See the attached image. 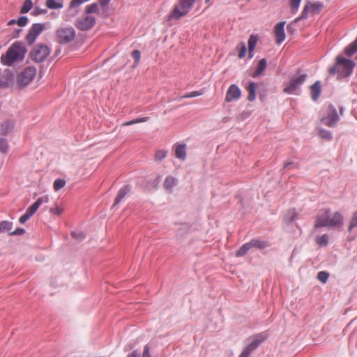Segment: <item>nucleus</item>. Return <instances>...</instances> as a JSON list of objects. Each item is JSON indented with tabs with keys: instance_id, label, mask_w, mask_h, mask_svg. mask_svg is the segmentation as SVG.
<instances>
[{
	"instance_id": "39",
	"label": "nucleus",
	"mask_w": 357,
	"mask_h": 357,
	"mask_svg": "<svg viewBox=\"0 0 357 357\" xmlns=\"http://www.w3.org/2000/svg\"><path fill=\"white\" fill-rule=\"evenodd\" d=\"M167 151L164 150H158L155 153V160L157 161H161L167 156Z\"/></svg>"
},
{
	"instance_id": "7",
	"label": "nucleus",
	"mask_w": 357,
	"mask_h": 357,
	"mask_svg": "<svg viewBox=\"0 0 357 357\" xmlns=\"http://www.w3.org/2000/svg\"><path fill=\"white\" fill-rule=\"evenodd\" d=\"M307 75L298 73L292 77L289 84L284 89L283 91L287 94H294L296 90L304 83Z\"/></svg>"
},
{
	"instance_id": "44",
	"label": "nucleus",
	"mask_w": 357,
	"mask_h": 357,
	"mask_svg": "<svg viewBox=\"0 0 357 357\" xmlns=\"http://www.w3.org/2000/svg\"><path fill=\"white\" fill-rule=\"evenodd\" d=\"M202 95V92L199 91H192L191 93H187L184 96H183L182 97H181V98H192V97H196V96H199Z\"/></svg>"
},
{
	"instance_id": "30",
	"label": "nucleus",
	"mask_w": 357,
	"mask_h": 357,
	"mask_svg": "<svg viewBox=\"0 0 357 357\" xmlns=\"http://www.w3.org/2000/svg\"><path fill=\"white\" fill-rule=\"evenodd\" d=\"M301 1L302 0H289V7L292 14H296L298 12Z\"/></svg>"
},
{
	"instance_id": "32",
	"label": "nucleus",
	"mask_w": 357,
	"mask_h": 357,
	"mask_svg": "<svg viewBox=\"0 0 357 357\" xmlns=\"http://www.w3.org/2000/svg\"><path fill=\"white\" fill-rule=\"evenodd\" d=\"M316 243L319 246H326L328 243V236L327 234H323L322 236H317L316 238Z\"/></svg>"
},
{
	"instance_id": "42",
	"label": "nucleus",
	"mask_w": 357,
	"mask_h": 357,
	"mask_svg": "<svg viewBox=\"0 0 357 357\" xmlns=\"http://www.w3.org/2000/svg\"><path fill=\"white\" fill-rule=\"evenodd\" d=\"M66 185L65 180H55L54 183V188L56 191L60 190Z\"/></svg>"
},
{
	"instance_id": "17",
	"label": "nucleus",
	"mask_w": 357,
	"mask_h": 357,
	"mask_svg": "<svg viewBox=\"0 0 357 357\" xmlns=\"http://www.w3.org/2000/svg\"><path fill=\"white\" fill-rule=\"evenodd\" d=\"M284 25L285 22H282L278 23L275 26V36L278 44L282 43L285 39Z\"/></svg>"
},
{
	"instance_id": "28",
	"label": "nucleus",
	"mask_w": 357,
	"mask_h": 357,
	"mask_svg": "<svg viewBox=\"0 0 357 357\" xmlns=\"http://www.w3.org/2000/svg\"><path fill=\"white\" fill-rule=\"evenodd\" d=\"M250 242L252 245V248H257L259 249H264L268 245L267 242L264 241H260L258 239H252Z\"/></svg>"
},
{
	"instance_id": "40",
	"label": "nucleus",
	"mask_w": 357,
	"mask_h": 357,
	"mask_svg": "<svg viewBox=\"0 0 357 357\" xmlns=\"http://www.w3.org/2000/svg\"><path fill=\"white\" fill-rule=\"evenodd\" d=\"M238 48H239L238 57L242 59L245 56L247 50L245 44L244 43H241L238 45Z\"/></svg>"
},
{
	"instance_id": "12",
	"label": "nucleus",
	"mask_w": 357,
	"mask_h": 357,
	"mask_svg": "<svg viewBox=\"0 0 357 357\" xmlns=\"http://www.w3.org/2000/svg\"><path fill=\"white\" fill-rule=\"evenodd\" d=\"M340 120V117L337 114V112L335 107L330 105L327 109V115L321 119V121L323 124L328 127H334L336 126Z\"/></svg>"
},
{
	"instance_id": "51",
	"label": "nucleus",
	"mask_w": 357,
	"mask_h": 357,
	"mask_svg": "<svg viewBox=\"0 0 357 357\" xmlns=\"http://www.w3.org/2000/svg\"><path fill=\"white\" fill-rule=\"evenodd\" d=\"M127 357H140V356L136 351H135L129 354Z\"/></svg>"
},
{
	"instance_id": "43",
	"label": "nucleus",
	"mask_w": 357,
	"mask_h": 357,
	"mask_svg": "<svg viewBox=\"0 0 357 357\" xmlns=\"http://www.w3.org/2000/svg\"><path fill=\"white\" fill-rule=\"evenodd\" d=\"M47 13V10L45 9H42L39 7H36L32 11L31 14L33 16H38L42 14H45Z\"/></svg>"
},
{
	"instance_id": "11",
	"label": "nucleus",
	"mask_w": 357,
	"mask_h": 357,
	"mask_svg": "<svg viewBox=\"0 0 357 357\" xmlns=\"http://www.w3.org/2000/svg\"><path fill=\"white\" fill-rule=\"evenodd\" d=\"M83 3L81 0H71L69 6L65 10L63 18L66 22H70L78 15L80 10V6Z\"/></svg>"
},
{
	"instance_id": "29",
	"label": "nucleus",
	"mask_w": 357,
	"mask_h": 357,
	"mask_svg": "<svg viewBox=\"0 0 357 357\" xmlns=\"http://www.w3.org/2000/svg\"><path fill=\"white\" fill-rule=\"evenodd\" d=\"M33 8V3L31 0H25L20 8V13H27Z\"/></svg>"
},
{
	"instance_id": "21",
	"label": "nucleus",
	"mask_w": 357,
	"mask_h": 357,
	"mask_svg": "<svg viewBox=\"0 0 357 357\" xmlns=\"http://www.w3.org/2000/svg\"><path fill=\"white\" fill-rule=\"evenodd\" d=\"M13 128V123L10 121H4L0 126V134L2 135H7L12 131Z\"/></svg>"
},
{
	"instance_id": "13",
	"label": "nucleus",
	"mask_w": 357,
	"mask_h": 357,
	"mask_svg": "<svg viewBox=\"0 0 357 357\" xmlns=\"http://www.w3.org/2000/svg\"><path fill=\"white\" fill-rule=\"evenodd\" d=\"M266 338V336L264 334H258L253 337L252 342L246 346L238 357H248Z\"/></svg>"
},
{
	"instance_id": "23",
	"label": "nucleus",
	"mask_w": 357,
	"mask_h": 357,
	"mask_svg": "<svg viewBox=\"0 0 357 357\" xmlns=\"http://www.w3.org/2000/svg\"><path fill=\"white\" fill-rule=\"evenodd\" d=\"M266 59H262L259 61L258 66L252 74L253 77L259 76L266 68Z\"/></svg>"
},
{
	"instance_id": "14",
	"label": "nucleus",
	"mask_w": 357,
	"mask_h": 357,
	"mask_svg": "<svg viewBox=\"0 0 357 357\" xmlns=\"http://www.w3.org/2000/svg\"><path fill=\"white\" fill-rule=\"evenodd\" d=\"M45 28V24L43 23H35L32 24L26 36L27 43L29 45H32Z\"/></svg>"
},
{
	"instance_id": "1",
	"label": "nucleus",
	"mask_w": 357,
	"mask_h": 357,
	"mask_svg": "<svg viewBox=\"0 0 357 357\" xmlns=\"http://www.w3.org/2000/svg\"><path fill=\"white\" fill-rule=\"evenodd\" d=\"M343 225V215L340 212L331 213L329 209L321 210L317 214L314 228L320 227H340Z\"/></svg>"
},
{
	"instance_id": "4",
	"label": "nucleus",
	"mask_w": 357,
	"mask_h": 357,
	"mask_svg": "<svg viewBox=\"0 0 357 357\" xmlns=\"http://www.w3.org/2000/svg\"><path fill=\"white\" fill-rule=\"evenodd\" d=\"M76 36L75 29L72 26L59 27L55 33V40L60 45L73 42Z\"/></svg>"
},
{
	"instance_id": "9",
	"label": "nucleus",
	"mask_w": 357,
	"mask_h": 357,
	"mask_svg": "<svg viewBox=\"0 0 357 357\" xmlns=\"http://www.w3.org/2000/svg\"><path fill=\"white\" fill-rule=\"evenodd\" d=\"M48 202L47 196L39 197L33 204H31L26 211L25 213L20 218V222L24 224L28 220L38 209V208L43 204Z\"/></svg>"
},
{
	"instance_id": "54",
	"label": "nucleus",
	"mask_w": 357,
	"mask_h": 357,
	"mask_svg": "<svg viewBox=\"0 0 357 357\" xmlns=\"http://www.w3.org/2000/svg\"><path fill=\"white\" fill-rule=\"evenodd\" d=\"M17 23V21L15 20H11L8 22V25H13L14 24Z\"/></svg>"
},
{
	"instance_id": "41",
	"label": "nucleus",
	"mask_w": 357,
	"mask_h": 357,
	"mask_svg": "<svg viewBox=\"0 0 357 357\" xmlns=\"http://www.w3.org/2000/svg\"><path fill=\"white\" fill-rule=\"evenodd\" d=\"M132 56L135 59V67L137 66L141 59V52L139 50H134L132 53Z\"/></svg>"
},
{
	"instance_id": "5",
	"label": "nucleus",
	"mask_w": 357,
	"mask_h": 357,
	"mask_svg": "<svg viewBox=\"0 0 357 357\" xmlns=\"http://www.w3.org/2000/svg\"><path fill=\"white\" fill-rule=\"evenodd\" d=\"M196 1L197 0H179L178 5L174 7L169 17L172 19L178 20L185 15Z\"/></svg>"
},
{
	"instance_id": "24",
	"label": "nucleus",
	"mask_w": 357,
	"mask_h": 357,
	"mask_svg": "<svg viewBox=\"0 0 357 357\" xmlns=\"http://www.w3.org/2000/svg\"><path fill=\"white\" fill-rule=\"evenodd\" d=\"M257 40H258V37L257 36L251 35L250 36V38H249V40H248V50H249V54H250V58L253 56L252 52L254 51V50H255V48L256 47Z\"/></svg>"
},
{
	"instance_id": "55",
	"label": "nucleus",
	"mask_w": 357,
	"mask_h": 357,
	"mask_svg": "<svg viewBox=\"0 0 357 357\" xmlns=\"http://www.w3.org/2000/svg\"><path fill=\"white\" fill-rule=\"evenodd\" d=\"M21 31H22V29H16V30H15L16 34H15V37H17Z\"/></svg>"
},
{
	"instance_id": "31",
	"label": "nucleus",
	"mask_w": 357,
	"mask_h": 357,
	"mask_svg": "<svg viewBox=\"0 0 357 357\" xmlns=\"http://www.w3.org/2000/svg\"><path fill=\"white\" fill-rule=\"evenodd\" d=\"M318 135L321 138L327 140H331L333 138L331 132L324 128H320L319 130Z\"/></svg>"
},
{
	"instance_id": "56",
	"label": "nucleus",
	"mask_w": 357,
	"mask_h": 357,
	"mask_svg": "<svg viewBox=\"0 0 357 357\" xmlns=\"http://www.w3.org/2000/svg\"><path fill=\"white\" fill-rule=\"evenodd\" d=\"M343 112H344V108H343V107H340V114H341V115H342V114H343Z\"/></svg>"
},
{
	"instance_id": "2",
	"label": "nucleus",
	"mask_w": 357,
	"mask_h": 357,
	"mask_svg": "<svg viewBox=\"0 0 357 357\" xmlns=\"http://www.w3.org/2000/svg\"><path fill=\"white\" fill-rule=\"evenodd\" d=\"M26 50L24 45L19 43H14L1 56V62L7 66H12L15 62L21 61L24 59Z\"/></svg>"
},
{
	"instance_id": "52",
	"label": "nucleus",
	"mask_w": 357,
	"mask_h": 357,
	"mask_svg": "<svg viewBox=\"0 0 357 357\" xmlns=\"http://www.w3.org/2000/svg\"><path fill=\"white\" fill-rule=\"evenodd\" d=\"M111 0H99V2L102 6H107Z\"/></svg>"
},
{
	"instance_id": "45",
	"label": "nucleus",
	"mask_w": 357,
	"mask_h": 357,
	"mask_svg": "<svg viewBox=\"0 0 357 357\" xmlns=\"http://www.w3.org/2000/svg\"><path fill=\"white\" fill-rule=\"evenodd\" d=\"M28 22V18L26 16H22L17 20V24L20 26H25Z\"/></svg>"
},
{
	"instance_id": "33",
	"label": "nucleus",
	"mask_w": 357,
	"mask_h": 357,
	"mask_svg": "<svg viewBox=\"0 0 357 357\" xmlns=\"http://www.w3.org/2000/svg\"><path fill=\"white\" fill-rule=\"evenodd\" d=\"M12 227H13L12 222H8V221H3L2 222L0 223V233L1 231H8L9 233L12 232L11 231Z\"/></svg>"
},
{
	"instance_id": "46",
	"label": "nucleus",
	"mask_w": 357,
	"mask_h": 357,
	"mask_svg": "<svg viewBox=\"0 0 357 357\" xmlns=\"http://www.w3.org/2000/svg\"><path fill=\"white\" fill-rule=\"evenodd\" d=\"M175 185V180H165L164 183V186L167 190H170Z\"/></svg>"
},
{
	"instance_id": "49",
	"label": "nucleus",
	"mask_w": 357,
	"mask_h": 357,
	"mask_svg": "<svg viewBox=\"0 0 357 357\" xmlns=\"http://www.w3.org/2000/svg\"><path fill=\"white\" fill-rule=\"evenodd\" d=\"M72 235L73 236L77 239V240H82L83 238H84L85 236L84 234L82 233H76V232H73L72 233Z\"/></svg>"
},
{
	"instance_id": "38",
	"label": "nucleus",
	"mask_w": 357,
	"mask_h": 357,
	"mask_svg": "<svg viewBox=\"0 0 357 357\" xmlns=\"http://www.w3.org/2000/svg\"><path fill=\"white\" fill-rule=\"evenodd\" d=\"M329 274L326 271H321L318 273L317 278L323 283H326L328 279Z\"/></svg>"
},
{
	"instance_id": "27",
	"label": "nucleus",
	"mask_w": 357,
	"mask_h": 357,
	"mask_svg": "<svg viewBox=\"0 0 357 357\" xmlns=\"http://www.w3.org/2000/svg\"><path fill=\"white\" fill-rule=\"evenodd\" d=\"M252 248L250 242L243 244L236 252V257H243Z\"/></svg>"
},
{
	"instance_id": "48",
	"label": "nucleus",
	"mask_w": 357,
	"mask_h": 357,
	"mask_svg": "<svg viewBox=\"0 0 357 357\" xmlns=\"http://www.w3.org/2000/svg\"><path fill=\"white\" fill-rule=\"evenodd\" d=\"M25 232L22 228H17L15 231L10 232V235H22Z\"/></svg>"
},
{
	"instance_id": "50",
	"label": "nucleus",
	"mask_w": 357,
	"mask_h": 357,
	"mask_svg": "<svg viewBox=\"0 0 357 357\" xmlns=\"http://www.w3.org/2000/svg\"><path fill=\"white\" fill-rule=\"evenodd\" d=\"M142 357H151V354L149 352V347L147 345H146L144 347Z\"/></svg>"
},
{
	"instance_id": "19",
	"label": "nucleus",
	"mask_w": 357,
	"mask_h": 357,
	"mask_svg": "<svg viewBox=\"0 0 357 357\" xmlns=\"http://www.w3.org/2000/svg\"><path fill=\"white\" fill-rule=\"evenodd\" d=\"M175 156L181 160H185L186 158V146L185 144H175L174 146Z\"/></svg>"
},
{
	"instance_id": "15",
	"label": "nucleus",
	"mask_w": 357,
	"mask_h": 357,
	"mask_svg": "<svg viewBox=\"0 0 357 357\" xmlns=\"http://www.w3.org/2000/svg\"><path fill=\"white\" fill-rule=\"evenodd\" d=\"M96 19L92 16H86L83 18H79L75 22V26L82 31L91 29L95 24Z\"/></svg>"
},
{
	"instance_id": "18",
	"label": "nucleus",
	"mask_w": 357,
	"mask_h": 357,
	"mask_svg": "<svg viewBox=\"0 0 357 357\" xmlns=\"http://www.w3.org/2000/svg\"><path fill=\"white\" fill-rule=\"evenodd\" d=\"M130 188L128 185H125L124 187L121 188L119 191L118 192V194L115 198L114 204L112 206V208L117 206L121 201L130 193Z\"/></svg>"
},
{
	"instance_id": "22",
	"label": "nucleus",
	"mask_w": 357,
	"mask_h": 357,
	"mask_svg": "<svg viewBox=\"0 0 357 357\" xmlns=\"http://www.w3.org/2000/svg\"><path fill=\"white\" fill-rule=\"evenodd\" d=\"M45 5L50 9H60L63 6V0H47Z\"/></svg>"
},
{
	"instance_id": "16",
	"label": "nucleus",
	"mask_w": 357,
	"mask_h": 357,
	"mask_svg": "<svg viewBox=\"0 0 357 357\" xmlns=\"http://www.w3.org/2000/svg\"><path fill=\"white\" fill-rule=\"evenodd\" d=\"M241 95V91L239 87L236 84H232L228 89L225 100L228 102L238 100Z\"/></svg>"
},
{
	"instance_id": "37",
	"label": "nucleus",
	"mask_w": 357,
	"mask_h": 357,
	"mask_svg": "<svg viewBox=\"0 0 357 357\" xmlns=\"http://www.w3.org/2000/svg\"><path fill=\"white\" fill-rule=\"evenodd\" d=\"M98 11V5L97 3H92L86 6V13L87 14L96 13Z\"/></svg>"
},
{
	"instance_id": "47",
	"label": "nucleus",
	"mask_w": 357,
	"mask_h": 357,
	"mask_svg": "<svg viewBox=\"0 0 357 357\" xmlns=\"http://www.w3.org/2000/svg\"><path fill=\"white\" fill-rule=\"evenodd\" d=\"M50 212L53 213V214H56L57 215H59L61 214V213L63 212V209L61 208L59 206H56L54 208H51L50 209Z\"/></svg>"
},
{
	"instance_id": "36",
	"label": "nucleus",
	"mask_w": 357,
	"mask_h": 357,
	"mask_svg": "<svg viewBox=\"0 0 357 357\" xmlns=\"http://www.w3.org/2000/svg\"><path fill=\"white\" fill-rule=\"evenodd\" d=\"M357 227V211H355L351 218L349 225L348 227L349 231H351L354 228Z\"/></svg>"
},
{
	"instance_id": "10",
	"label": "nucleus",
	"mask_w": 357,
	"mask_h": 357,
	"mask_svg": "<svg viewBox=\"0 0 357 357\" xmlns=\"http://www.w3.org/2000/svg\"><path fill=\"white\" fill-rule=\"evenodd\" d=\"M36 75V70L33 67L26 68L17 77V84L24 87L32 82Z\"/></svg>"
},
{
	"instance_id": "20",
	"label": "nucleus",
	"mask_w": 357,
	"mask_h": 357,
	"mask_svg": "<svg viewBox=\"0 0 357 357\" xmlns=\"http://www.w3.org/2000/svg\"><path fill=\"white\" fill-rule=\"evenodd\" d=\"M311 95L313 100H317L321 93V82H315L310 87Z\"/></svg>"
},
{
	"instance_id": "34",
	"label": "nucleus",
	"mask_w": 357,
	"mask_h": 357,
	"mask_svg": "<svg viewBox=\"0 0 357 357\" xmlns=\"http://www.w3.org/2000/svg\"><path fill=\"white\" fill-rule=\"evenodd\" d=\"M8 150V143L6 139L0 137V153L6 154Z\"/></svg>"
},
{
	"instance_id": "6",
	"label": "nucleus",
	"mask_w": 357,
	"mask_h": 357,
	"mask_svg": "<svg viewBox=\"0 0 357 357\" xmlns=\"http://www.w3.org/2000/svg\"><path fill=\"white\" fill-rule=\"evenodd\" d=\"M324 7V3L321 1L311 3L307 1L303 7L301 16L295 19L294 22H298L308 17L309 14L316 15L320 13Z\"/></svg>"
},
{
	"instance_id": "3",
	"label": "nucleus",
	"mask_w": 357,
	"mask_h": 357,
	"mask_svg": "<svg viewBox=\"0 0 357 357\" xmlns=\"http://www.w3.org/2000/svg\"><path fill=\"white\" fill-rule=\"evenodd\" d=\"M355 63L352 60L338 56L336 58L335 65L329 69L328 73L330 75L337 73L339 78L347 77L351 75Z\"/></svg>"
},
{
	"instance_id": "35",
	"label": "nucleus",
	"mask_w": 357,
	"mask_h": 357,
	"mask_svg": "<svg viewBox=\"0 0 357 357\" xmlns=\"http://www.w3.org/2000/svg\"><path fill=\"white\" fill-rule=\"evenodd\" d=\"M149 117H142V118H137V119H133V120H131V121H126L125 123H123V126H131V125H133V124H135V123H143V122H146L149 120Z\"/></svg>"
},
{
	"instance_id": "53",
	"label": "nucleus",
	"mask_w": 357,
	"mask_h": 357,
	"mask_svg": "<svg viewBox=\"0 0 357 357\" xmlns=\"http://www.w3.org/2000/svg\"><path fill=\"white\" fill-rule=\"evenodd\" d=\"M293 165V163L291 162H288L284 164V168L287 169L290 166Z\"/></svg>"
},
{
	"instance_id": "8",
	"label": "nucleus",
	"mask_w": 357,
	"mask_h": 357,
	"mask_svg": "<svg viewBox=\"0 0 357 357\" xmlns=\"http://www.w3.org/2000/svg\"><path fill=\"white\" fill-rule=\"evenodd\" d=\"M50 49L46 45H36L31 52V57L33 61L37 63L44 61L50 54Z\"/></svg>"
},
{
	"instance_id": "25",
	"label": "nucleus",
	"mask_w": 357,
	"mask_h": 357,
	"mask_svg": "<svg viewBox=\"0 0 357 357\" xmlns=\"http://www.w3.org/2000/svg\"><path fill=\"white\" fill-rule=\"evenodd\" d=\"M357 52V38L349 44L345 49L344 52L347 56H351Z\"/></svg>"
},
{
	"instance_id": "26",
	"label": "nucleus",
	"mask_w": 357,
	"mask_h": 357,
	"mask_svg": "<svg viewBox=\"0 0 357 357\" xmlns=\"http://www.w3.org/2000/svg\"><path fill=\"white\" fill-rule=\"evenodd\" d=\"M256 87L257 85L255 82H250L247 87V90L248 91V100L249 101H253L255 100L256 98Z\"/></svg>"
}]
</instances>
